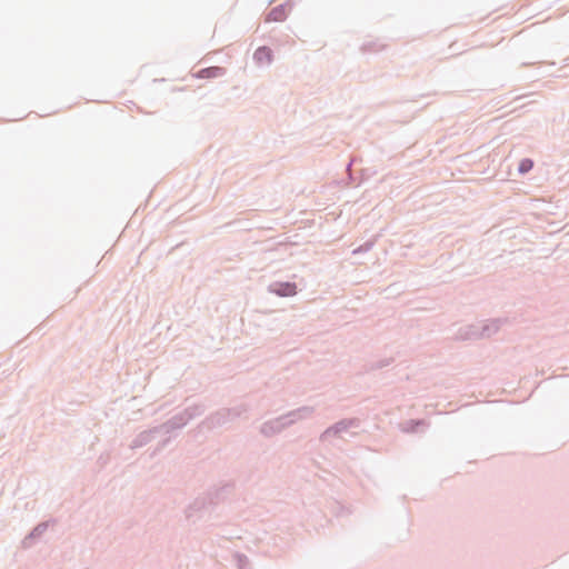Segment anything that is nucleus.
Instances as JSON below:
<instances>
[{"label":"nucleus","mask_w":569,"mask_h":569,"mask_svg":"<svg viewBox=\"0 0 569 569\" xmlns=\"http://www.w3.org/2000/svg\"><path fill=\"white\" fill-rule=\"evenodd\" d=\"M249 411V406L240 403L230 408H220L209 413L198 423L196 430L198 432L212 431L217 428L226 427L228 423L236 421Z\"/></svg>","instance_id":"obj_1"},{"label":"nucleus","mask_w":569,"mask_h":569,"mask_svg":"<svg viewBox=\"0 0 569 569\" xmlns=\"http://www.w3.org/2000/svg\"><path fill=\"white\" fill-rule=\"evenodd\" d=\"M156 428L158 433L164 437L158 442L150 457H154L161 452L171 442V440L178 436V431L180 430L171 422L170 419L160 425H157Z\"/></svg>","instance_id":"obj_2"},{"label":"nucleus","mask_w":569,"mask_h":569,"mask_svg":"<svg viewBox=\"0 0 569 569\" xmlns=\"http://www.w3.org/2000/svg\"><path fill=\"white\" fill-rule=\"evenodd\" d=\"M359 421L356 418L341 419L328 427L321 435V440H326L328 437H338L342 432L347 431L351 427H358Z\"/></svg>","instance_id":"obj_3"},{"label":"nucleus","mask_w":569,"mask_h":569,"mask_svg":"<svg viewBox=\"0 0 569 569\" xmlns=\"http://www.w3.org/2000/svg\"><path fill=\"white\" fill-rule=\"evenodd\" d=\"M210 499L208 498L206 493L202 496L197 497L186 509V516L188 519L197 516L198 518L201 517L202 512L204 511H211L212 507L210 505Z\"/></svg>","instance_id":"obj_4"},{"label":"nucleus","mask_w":569,"mask_h":569,"mask_svg":"<svg viewBox=\"0 0 569 569\" xmlns=\"http://www.w3.org/2000/svg\"><path fill=\"white\" fill-rule=\"evenodd\" d=\"M268 291L278 297L287 298L297 295L298 287L293 281H273L268 286Z\"/></svg>","instance_id":"obj_5"},{"label":"nucleus","mask_w":569,"mask_h":569,"mask_svg":"<svg viewBox=\"0 0 569 569\" xmlns=\"http://www.w3.org/2000/svg\"><path fill=\"white\" fill-rule=\"evenodd\" d=\"M234 485L232 482H227L218 488L209 489L206 495L210 499V505L212 509L219 503L223 502L233 491Z\"/></svg>","instance_id":"obj_6"},{"label":"nucleus","mask_w":569,"mask_h":569,"mask_svg":"<svg viewBox=\"0 0 569 569\" xmlns=\"http://www.w3.org/2000/svg\"><path fill=\"white\" fill-rule=\"evenodd\" d=\"M286 428H288V422H287L286 418H282V416H279L274 419L263 422L260 427V433L267 438H270V437H273V436L280 433Z\"/></svg>","instance_id":"obj_7"},{"label":"nucleus","mask_w":569,"mask_h":569,"mask_svg":"<svg viewBox=\"0 0 569 569\" xmlns=\"http://www.w3.org/2000/svg\"><path fill=\"white\" fill-rule=\"evenodd\" d=\"M50 522H54V520H47L41 521L38 525H36L32 530L23 538L22 540V547L23 548H31L37 540H39L42 535L48 530Z\"/></svg>","instance_id":"obj_8"},{"label":"nucleus","mask_w":569,"mask_h":569,"mask_svg":"<svg viewBox=\"0 0 569 569\" xmlns=\"http://www.w3.org/2000/svg\"><path fill=\"white\" fill-rule=\"evenodd\" d=\"M292 8L290 1L273 7L266 16V21L282 22L287 19L288 12Z\"/></svg>","instance_id":"obj_9"},{"label":"nucleus","mask_w":569,"mask_h":569,"mask_svg":"<svg viewBox=\"0 0 569 569\" xmlns=\"http://www.w3.org/2000/svg\"><path fill=\"white\" fill-rule=\"evenodd\" d=\"M159 436L156 426L138 433L130 443L131 449L141 448L150 443L156 437Z\"/></svg>","instance_id":"obj_10"},{"label":"nucleus","mask_w":569,"mask_h":569,"mask_svg":"<svg viewBox=\"0 0 569 569\" xmlns=\"http://www.w3.org/2000/svg\"><path fill=\"white\" fill-rule=\"evenodd\" d=\"M313 413V408L309 406H302L298 409L291 410L284 415H281L282 418H286L288 422V427L297 422L298 420L310 417Z\"/></svg>","instance_id":"obj_11"},{"label":"nucleus","mask_w":569,"mask_h":569,"mask_svg":"<svg viewBox=\"0 0 569 569\" xmlns=\"http://www.w3.org/2000/svg\"><path fill=\"white\" fill-rule=\"evenodd\" d=\"M273 51L268 46H260L253 52V60L257 64H270L273 61Z\"/></svg>","instance_id":"obj_12"},{"label":"nucleus","mask_w":569,"mask_h":569,"mask_svg":"<svg viewBox=\"0 0 569 569\" xmlns=\"http://www.w3.org/2000/svg\"><path fill=\"white\" fill-rule=\"evenodd\" d=\"M506 322H507V319H502V318L491 319L481 326L480 335H482V337H485V338H490L491 336L497 333L499 331V329L501 328V326Z\"/></svg>","instance_id":"obj_13"},{"label":"nucleus","mask_w":569,"mask_h":569,"mask_svg":"<svg viewBox=\"0 0 569 569\" xmlns=\"http://www.w3.org/2000/svg\"><path fill=\"white\" fill-rule=\"evenodd\" d=\"M227 73V69L220 66H211L200 69L196 77L199 79H213L223 77Z\"/></svg>","instance_id":"obj_14"},{"label":"nucleus","mask_w":569,"mask_h":569,"mask_svg":"<svg viewBox=\"0 0 569 569\" xmlns=\"http://www.w3.org/2000/svg\"><path fill=\"white\" fill-rule=\"evenodd\" d=\"M207 410V406L202 402L192 403L186 407L182 411L187 417L188 421H191L200 416H202Z\"/></svg>","instance_id":"obj_15"},{"label":"nucleus","mask_w":569,"mask_h":569,"mask_svg":"<svg viewBox=\"0 0 569 569\" xmlns=\"http://www.w3.org/2000/svg\"><path fill=\"white\" fill-rule=\"evenodd\" d=\"M459 332H460V337L463 340H477V339L483 338L482 335H480L481 327H479L477 325H470L463 329L461 328Z\"/></svg>","instance_id":"obj_16"},{"label":"nucleus","mask_w":569,"mask_h":569,"mask_svg":"<svg viewBox=\"0 0 569 569\" xmlns=\"http://www.w3.org/2000/svg\"><path fill=\"white\" fill-rule=\"evenodd\" d=\"M401 430L406 433H415L418 432L420 427L427 426V422L425 419H409L402 422Z\"/></svg>","instance_id":"obj_17"},{"label":"nucleus","mask_w":569,"mask_h":569,"mask_svg":"<svg viewBox=\"0 0 569 569\" xmlns=\"http://www.w3.org/2000/svg\"><path fill=\"white\" fill-rule=\"evenodd\" d=\"M393 361H395V359L392 357L385 358V359H381L378 361H371V362L366 363L365 370L367 372L379 370V369L390 366Z\"/></svg>","instance_id":"obj_18"},{"label":"nucleus","mask_w":569,"mask_h":569,"mask_svg":"<svg viewBox=\"0 0 569 569\" xmlns=\"http://www.w3.org/2000/svg\"><path fill=\"white\" fill-rule=\"evenodd\" d=\"M232 558H233L237 569H253L251 561L244 553L236 552L232 556Z\"/></svg>","instance_id":"obj_19"},{"label":"nucleus","mask_w":569,"mask_h":569,"mask_svg":"<svg viewBox=\"0 0 569 569\" xmlns=\"http://www.w3.org/2000/svg\"><path fill=\"white\" fill-rule=\"evenodd\" d=\"M535 166V161L531 158H522L518 164V173L525 176L529 173Z\"/></svg>","instance_id":"obj_20"},{"label":"nucleus","mask_w":569,"mask_h":569,"mask_svg":"<svg viewBox=\"0 0 569 569\" xmlns=\"http://www.w3.org/2000/svg\"><path fill=\"white\" fill-rule=\"evenodd\" d=\"M170 420L180 430L183 429L189 423V421H188L187 417L184 416L183 411H180V412L176 413L174 416H172L170 418Z\"/></svg>","instance_id":"obj_21"},{"label":"nucleus","mask_w":569,"mask_h":569,"mask_svg":"<svg viewBox=\"0 0 569 569\" xmlns=\"http://www.w3.org/2000/svg\"><path fill=\"white\" fill-rule=\"evenodd\" d=\"M383 48L382 44H379L378 42L376 41H367L365 42L362 46H361V51L365 52V53H369V52H378L380 51L381 49Z\"/></svg>","instance_id":"obj_22"},{"label":"nucleus","mask_w":569,"mask_h":569,"mask_svg":"<svg viewBox=\"0 0 569 569\" xmlns=\"http://www.w3.org/2000/svg\"><path fill=\"white\" fill-rule=\"evenodd\" d=\"M373 246H375V240L373 239L367 240L366 242H363L362 244H360L359 247L353 249L352 253L353 254H358V253L368 252V251H370L373 248Z\"/></svg>","instance_id":"obj_23"},{"label":"nucleus","mask_w":569,"mask_h":569,"mask_svg":"<svg viewBox=\"0 0 569 569\" xmlns=\"http://www.w3.org/2000/svg\"><path fill=\"white\" fill-rule=\"evenodd\" d=\"M351 166H352V161H349V162L347 163V166H346V169H347V170H349V169L351 168Z\"/></svg>","instance_id":"obj_24"}]
</instances>
